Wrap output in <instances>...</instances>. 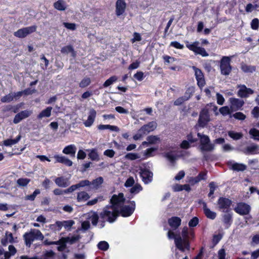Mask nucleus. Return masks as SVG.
Returning <instances> with one entry per match:
<instances>
[{
  "mask_svg": "<svg viewBox=\"0 0 259 259\" xmlns=\"http://www.w3.org/2000/svg\"><path fill=\"white\" fill-rule=\"evenodd\" d=\"M195 89L193 87H189L186 90L184 96H183L187 100H189L193 94L194 93Z\"/></svg>",
  "mask_w": 259,
  "mask_h": 259,
  "instance_id": "obj_46",
  "label": "nucleus"
},
{
  "mask_svg": "<svg viewBox=\"0 0 259 259\" xmlns=\"http://www.w3.org/2000/svg\"><path fill=\"white\" fill-rule=\"evenodd\" d=\"M250 206L245 203H239L235 208V210L241 215L247 214L250 211Z\"/></svg>",
  "mask_w": 259,
  "mask_h": 259,
  "instance_id": "obj_15",
  "label": "nucleus"
},
{
  "mask_svg": "<svg viewBox=\"0 0 259 259\" xmlns=\"http://www.w3.org/2000/svg\"><path fill=\"white\" fill-rule=\"evenodd\" d=\"M218 107L215 104L211 103L207 104L202 111L201 113H217Z\"/></svg>",
  "mask_w": 259,
  "mask_h": 259,
  "instance_id": "obj_24",
  "label": "nucleus"
},
{
  "mask_svg": "<svg viewBox=\"0 0 259 259\" xmlns=\"http://www.w3.org/2000/svg\"><path fill=\"white\" fill-rule=\"evenodd\" d=\"M249 133L254 140H259V131L252 128L249 131Z\"/></svg>",
  "mask_w": 259,
  "mask_h": 259,
  "instance_id": "obj_51",
  "label": "nucleus"
},
{
  "mask_svg": "<svg viewBox=\"0 0 259 259\" xmlns=\"http://www.w3.org/2000/svg\"><path fill=\"white\" fill-rule=\"evenodd\" d=\"M63 24L64 26L68 29L71 30H74L76 29V24L75 23L64 22Z\"/></svg>",
  "mask_w": 259,
  "mask_h": 259,
  "instance_id": "obj_60",
  "label": "nucleus"
},
{
  "mask_svg": "<svg viewBox=\"0 0 259 259\" xmlns=\"http://www.w3.org/2000/svg\"><path fill=\"white\" fill-rule=\"evenodd\" d=\"M98 247L99 249L105 251L108 249L109 244L106 241H102L98 244Z\"/></svg>",
  "mask_w": 259,
  "mask_h": 259,
  "instance_id": "obj_50",
  "label": "nucleus"
},
{
  "mask_svg": "<svg viewBox=\"0 0 259 259\" xmlns=\"http://www.w3.org/2000/svg\"><path fill=\"white\" fill-rule=\"evenodd\" d=\"M78 189L81 187H84L86 186H91V183L89 180H84L80 181L78 183L76 184Z\"/></svg>",
  "mask_w": 259,
  "mask_h": 259,
  "instance_id": "obj_54",
  "label": "nucleus"
},
{
  "mask_svg": "<svg viewBox=\"0 0 259 259\" xmlns=\"http://www.w3.org/2000/svg\"><path fill=\"white\" fill-rule=\"evenodd\" d=\"M209 114H200L199 119V124L200 126L203 127L209 121Z\"/></svg>",
  "mask_w": 259,
  "mask_h": 259,
  "instance_id": "obj_32",
  "label": "nucleus"
},
{
  "mask_svg": "<svg viewBox=\"0 0 259 259\" xmlns=\"http://www.w3.org/2000/svg\"><path fill=\"white\" fill-rule=\"evenodd\" d=\"M124 200V198L123 203L121 205V207H119V214L120 213L123 217H127L130 216L134 212L135 204L133 201L128 205H123Z\"/></svg>",
  "mask_w": 259,
  "mask_h": 259,
  "instance_id": "obj_7",
  "label": "nucleus"
},
{
  "mask_svg": "<svg viewBox=\"0 0 259 259\" xmlns=\"http://www.w3.org/2000/svg\"><path fill=\"white\" fill-rule=\"evenodd\" d=\"M164 157L170 162L172 166L175 165L176 161L178 158V155L174 151H169L165 153Z\"/></svg>",
  "mask_w": 259,
  "mask_h": 259,
  "instance_id": "obj_21",
  "label": "nucleus"
},
{
  "mask_svg": "<svg viewBox=\"0 0 259 259\" xmlns=\"http://www.w3.org/2000/svg\"><path fill=\"white\" fill-rule=\"evenodd\" d=\"M123 194L119 193L118 195H114L111 200V205L106 206L100 213V218L103 221H107L112 223L115 221L119 215V207L123 203Z\"/></svg>",
  "mask_w": 259,
  "mask_h": 259,
  "instance_id": "obj_1",
  "label": "nucleus"
},
{
  "mask_svg": "<svg viewBox=\"0 0 259 259\" xmlns=\"http://www.w3.org/2000/svg\"><path fill=\"white\" fill-rule=\"evenodd\" d=\"M135 184V180L133 177H129L126 181L124 184V186L125 187H130L134 185Z\"/></svg>",
  "mask_w": 259,
  "mask_h": 259,
  "instance_id": "obj_61",
  "label": "nucleus"
},
{
  "mask_svg": "<svg viewBox=\"0 0 259 259\" xmlns=\"http://www.w3.org/2000/svg\"><path fill=\"white\" fill-rule=\"evenodd\" d=\"M200 138V148L202 151H211L214 149V144L210 143V139L207 136L197 134Z\"/></svg>",
  "mask_w": 259,
  "mask_h": 259,
  "instance_id": "obj_5",
  "label": "nucleus"
},
{
  "mask_svg": "<svg viewBox=\"0 0 259 259\" xmlns=\"http://www.w3.org/2000/svg\"><path fill=\"white\" fill-rule=\"evenodd\" d=\"M242 70L245 73H252L255 71L256 68L254 66L248 65L245 64H242L241 66Z\"/></svg>",
  "mask_w": 259,
  "mask_h": 259,
  "instance_id": "obj_35",
  "label": "nucleus"
},
{
  "mask_svg": "<svg viewBox=\"0 0 259 259\" xmlns=\"http://www.w3.org/2000/svg\"><path fill=\"white\" fill-rule=\"evenodd\" d=\"M233 56H223L220 61V70L221 74L224 75H228L232 70L230 65L231 58Z\"/></svg>",
  "mask_w": 259,
  "mask_h": 259,
  "instance_id": "obj_6",
  "label": "nucleus"
},
{
  "mask_svg": "<svg viewBox=\"0 0 259 259\" xmlns=\"http://www.w3.org/2000/svg\"><path fill=\"white\" fill-rule=\"evenodd\" d=\"M54 158L56 159V162L61 163L68 166H71L72 165V161L65 156L55 155Z\"/></svg>",
  "mask_w": 259,
  "mask_h": 259,
  "instance_id": "obj_17",
  "label": "nucleus"
},
{
  "mask_svg": "<svg viewBox=\"0 0 259 259\" xmlns=\"http://www.w3.org/2000/svg\"><path fill=\"white\" fill-rule=\"evenodd\" d=\"M88 151H90V153L88 155L90 158H91L92 160L98 161L99 160V155L97 151L95 149H91Z\"/></svg>",
  "mask_w": 259,
  "mask_h": 259,
  "instance_id": "obj_40",
  "label": "nucleus"
},
{
  "mask_svg": "<svg viewBox=\"0 0 259 259\" xmlns=\"http://www.w3.org/2000/svg\"><path fill=\"white\" fill-rule=\"evenodd\" d=\"M126 7V4L124 0H117L115 6L116 16H120L122 15L125 12Z\"/></svg>",
  "mask_w": 259,
  "mask_h": 259,
  "instance_id": "obj_14",
  "label": "nucleus"
},
{
  "mask_svg": "<svg viewBox=\"0 0 259 259\" xmlns=\"http://www.w3.org/2000/svg\"><path fill=\"white\" fill-rule=\"evenodd\" d=\"M231 203L232 201L228 198L220 197L218 201V208L223 212H228Z\"/></svg>",
  "mask_w": 259,
  "mask_h": 259,
  "instance_id": "obj_9",
  "label": "nucleus"
},
{
  "mask_svg": "<svg viewBox=\"0 0 259 259\" xmlns=\"http://www.w3.org/2000/svg\"><path fill=\"white\" fill-rule=\"evenodd\" d=\"M98 129H99L100 130H104L108 129L112 131L117 132L119 131V128L117 126H113V125H110L100 124L98 126Z\"/></svg>",
  "mask_w": 259,
  "mask_h": 259,
  "instance_id": "obj_39",
  "label": "nucleus"
},
{
  "mask_svg": "<svg viewBox=\"0 0 259 259\" xmlns=\"http://www.w3.org/2000/svg\"><path fill=\"white\" fill-rule=\"evenodd\" d=\"M228 165L231 169L236 171H244L246 169V166L245 164L234 161L228 162Z\"/></svg>",
  "mask_w": 259,
  "mask_h": 259,
  "instance_id": "obj_18",
  "label": "nucleus"
},
{
  "mask_svg": "<svg viewBox=\"0 0 259 259\" xmlns=\"http://www.w3.org/2000/svg\"><path fill=\"white\" fill-rule=\"evenodd\" d=\"M56 184L59 187L65 188L70 185L69 179L63 177H58L55 180Z\"/></svg>",
  "mask_w": 259,
  "mask_h": 259,
  "instance_id": "obj_20",
  "label": "nucleus"
},
{
  "mask_svg": "<svg viewBox=\"0 0 259 259\" xmlns=\"http://www.w3.org/2000/svg\"><path fill=\"white\" fill-rule=\"evenodd\" d=\"M168 224L174 229L178 228L181 225V220L177 217H174L168 220Z\"/></svg>",
  "mask_w": 259,
  "mask_h": 259,
  "instance_id": "obj_23",
  "label": "nucleus"
},
{
  "mask_svg": "<svg viewBox=\"0 0 259 259\" xmlns=\"http://www.w3.org/2000/svg\"><path fill=\"white\" fill-rule=\"evenodd\" d=\"M142 190V186L140 184H136L131 188L130 192L132 194H137Z\"/></svg>",
  "mask_w": 259,
  "mask_h": 259,
  "instance_id": "obj_47",
  "label": "nucleus"
},
{
  "mask_svg": "<svg viewBox=\"0 0 259 259\" xmlns=\"http://www.w3.org/2000/svg\"><path fill=\"white\" fill-rule=\"evenodd\" d=\"M186 47L190 51H192L195 55H199L202 57H207L208 54L204 48L199 46V42L195 41L192 43H190L188 41L186 42Z\"/></svg>",
  "mask_w": 259,
  "mask_h": 259,
  "instance_id": "obj_4",
  "label": "nucleus"
},
{
  "mask_svg": "<svg viewBox=\"0 0 259 259\" xmlns=\"http://www.w3.org/2000/svg\"><path fill=\"white\" fill-rule=\"evenodd\" d=\"M90 198L89 194L85 191L79 192L77 195V200L79 202H85Z\"/></svg>",
  "mask_w": 259,
  "mask_h": 259,
  "instance_id": "obj_27",
  "label": "nucleus"
},
{
  "mask_svg": "<svg viewBox=\"0 0 259 259\" xmlns=\"http://www.w3.org/2000/svg\"><path fill=\"white\" fill-rule=\"evenodd\" d=\"M14 100L13 95L12 93H11L1 99V101L3 103H9Z\"/></svg>",
  "mask_w": 259,
  "mask_h": 259,
  "instance_id": "obj_49",
  "label": "nucleus"
},
{
  "mask_svg": "<svg viewBox=\"0 0 259 259\" xmlns=\"http://www.w3.org/2000/svg\"><path fill=\"white\" fill-rule=\"evenodd\" d=\"M5 235L6 236V239L8 240L9 243H13L17 242V238L16 237H14L11 232L7 231L5 233Z\"/></svg>",
  "mask_w": 259,
  "mask_h": 259,
  "instance_id": "obj_41",
  "label": "nucleus"
},
{
  "mask_svg": "<svg viewBox=\"0 0 259 259\" xmlns=\"http://www.w3.org/2000/svg\"><path fill=\"white\" fill-rule=\"evenodd\" d=\"M258 147L256 145H252L246 147L245 153L246 154H254L256 153Z\"/></svg>",
  "mask_w": 259,
  "mask_h": 259,
  "instance_id": "obj_38",
  "label": "nucleus"
},
{
  "mask_svg": "<svg viewBox=\"0 0 259 259\" xmlns=\"http://www.w3.org/2000/svg\"><path fill=\"white\" fill-rule=\"evenodd\" d=\"M85 219L88 220V221H91L93 225L96 226L98 223V221L99 220V215L95 211H90L86 214H85Z\"/></svg>",
  "mask_w": 259,
  "mask_h": 259,
  "instance_id": "obj_16",
  "label": "nucleus"
},
{
  "mask_svg": "<svg viewBox=\"0 0 259 259\" xmlns=\"http://www.w3.org/2000/svg\"><path fill=\"white\" fill-rule=\"evenodd\" d=\"M223 222L226 224H230L232 222V215L229 213L225 214L223 215Z\"/></svg>",
  "mask_w": 259,
  "mask_h": 259,
  "instance_id": "obj_57",
  "label": "nucleus"
},
{
  "mask_svg": "<svg viewBox=\"0 0 259 259\" xmlns=\"http://www.w3.org/2000/svg\"><path fill=\"white\" fill-rule=\"evenodd\" d=\"M147 135V132L145 131V130L142 126L137 132V133L134 136L133 139L135 140H138L141 139L144 136Z\"/></svg>",
  "mask_w": 259,
  "mask_h": 259,
  "instance_id": "obj_36",
  "label": "nucleus"
},
{
  "mask_svg": "<svg viewBox=\"0 0 259 259\" xmlns=\"http://www.w3.org/2000/svg\"><path fill=\"white\" fill-rule=\"evenodd\" d=\"M192 69L195 73L197 85L200 88H203L205 84V80L203 72L200 69L196 67L195 66H192Z\"/></svg>",
  "mask_w": 259,
  "mask_h": 259,
  "instance_id": "obj_10",
  "label": "nucleus"
},
{
  "mask_svg": "<svg viewBox=\"0 0 259 259\" xmlns=\"http://www.w3.org/2000/svg\"><path fill=\"white\" fill-rule=\"evenodd\" d=\"M216 97L217 103L219 105H222L225 102V99L223 96L219 93H217Z\"/></svg>",
  "mask_w": 259,
  "mask_h": 259,
  "instance_id": "obj_62",
  "label": "nucleus"
},
{
  "mask_svg": "<svg viewBox=\"0 0 259 259\" xmlns=\"http://www.w3.org/2000/svg\"><path fill=\"white\" fill-rule=\"evenodd\" d=\"M142 40V37L140 33L138 32H134L133 34V38L131 39V41L134 43L136 41H139Z\"/></svg>",
  "mask_w": 259,
  "mask_h": 259,
  "instance_id": "obj_59",
  "label": "nucleus"
},
{
  "mask_svg": "<svg viewBox=\"0 0 259 259\" xmlns=\"http://www.w3.org/2000/svg\"><path fill=\"white\" fill-rule=\"evenodd\" d=\"M54 255V253L53 251H47L44 253L42 258H39L37 257H28L27 256H22L21 259H52Z\"/></svg>",
  "mask_w": 259,
  "mask_h": 259,
  "instance_id": "obj_26",
  "label": "nucleus"
},
{
  "mask_svg": "<svg viewBox=\"0 0 259 259\" xmlns=\"http://www.w3.org/2000/svg\"><path fill=\"white\" fill-rule=\"evenodd\" d=\"M125 158L126 159L134 160L136 159H139L141 156L139 154L136 153H129L126 154L124 156Z\"/></svg>",
  "mask_w": 259,
  "mask_h": 259,
  "instance_id": "obj_42",
  "label": "nucleus"
},
{
  "mask_svg": "<svg viewBox=\"0 0 259 259\" xmlns=\"http://www.w3.org/2000/svg\"><path fill=\"white\" fill-rule=\"evenodd\" d=\"M79 239V236H73L63 238V240H64V241L66 242V243L68 242L70 244H73L77 240H78Z\"/></svg>",
  "mask_w": 259,
  "mask_h": 259,
  "instance_id": "obj_48",
  "label": "nucleus"
},
{
  "mask_svg": "<svg viewBox=\"0 0 259 259\" xmlns=\"http://www.w3.org/2000/svg\"><path fill=\"white\" fill-rule=\"evenodd\" d=\"M259 26V20L257 18H254L251 22V27L253 30H257Z\"/></svg>",
  "mask_w": 259,
  "mask_h": 259,
  "instance_id": "obj_58",
  "label": "nucleus"
},
{
  "mask_svg": "<svg viewBox=\"0 0 259 259\" xmlns=\"http://www.w3.org/2000/svg\"><path fill=\"white\" fill-rule=\"evenodd\" d=\"M94 114H90L87 116V118L85 116L83 117L84 124L85 126H90L94 122L95 120Z\"/></svg>",
  "mask_w": 259,
  "mask_h": 259,
  "instance_id": "obj_34",
  "label": "nucleus"
},
{
  "mask_svg": "<svg viewBox=\"0 0 259 259\" xmlns=\"http://www.w3.org/2000/svg\"><path fill=\"white\" fill-rule=\"evenodd\" d=\"M237 88L239 89L237 95L241 98H247L254 93L252 89L247 88L245 85H238Z\"/></svg>",
  "mask_w": 259,
  "mask_h": 259,
  "instance_id": "obj_12",
  "label": "nucleus"
},
{
  "mask_svg": "<svg viewBox=\"0 0 259 259\" xmlns=\"http://www.w3.org/2000/svg\"><path fill=\"white\" fill-rule=\"evenodd\" d=\"M9 251L4 252L5 259H9L12 256L14 255L17 252V249L12 245H10L8 247Z\"/></svg>",
  "mask_w": 259,
  "mask_h": 259,
  "instance_id": "obj_30",
  "label": "nucleus"
},
{
  "mask_svg": "<svg viewBox=\"0 0 259 259\" xmlns=\"http://www.w3.org/2000/svg\"><path fill=\"white\" fill-rule=\"evenodd\" d=\"M228 135L233 139L237 140L242 137V134L240 133H236L234 131H229Z\"/></svg>",
  "mask_w": 259,
  "mask_h": 259,
  "instance_id": "obj_44",
  "label": "nucleus"
},
{
  "mask_svg": "<svg viewBox=\"0 0 259 259\" xmlns=\"http://www.w3.org/2000/svg\"><path fill=\"white\" fill-rule=\"evenodd\" d=\"M156 123L153 121L149 122L148 124L143 126L144 130H145V131L147 132V134L150 132L154 131L156 128Z\"/></svg>",
  "mask_w": 259,
  "mask_h": 259,
  "instance_id": "obj_37",
  "label": "nucleus"
},
{
  "mask_svg": "<svg viewBox=\"0 0 259 259\" xmlns=\"http://www.w3.org/2000/svg\"><path fill=\"white\" fill-rule=\"evenodd\" d=\"M74 224V222L72 220L63 221V227L67 230H69Z\"/></svg>",
  "mask_w": 259,
  "mask_h": 259,
  "instance_id": "obj_56",
  "label": "nucleus"
},
{
  "mask_svg": "<svg viewBox=\"0 0 259 259\" xmlns=\"http://www.w3.org/2000/svg\"><path fill=\"white\" fill-rule=\"evenodd\" d=\"M54 7L58 11H63L67 9L66 3L63 0H58L54 3Z\"/></svg>",
  "mask_w": 259,
  "mask_h": 259,
  "instance_id": "obj_25",
  "label": "nucleus"
},
{
  "mask_svg": "<svg viewBox=\"0 0 259 259\" xmlns=\"http://www.w3.org/2000/svg\"><path fill=\"white\" fill-rule=\"evenodd\" d=\"M103 200L102 196H99L97 198H94L87 202V205L89 206L94 205L96 204L98 201H101Z\"/></svg>",
  "mask_w": 259,
  "mask_h": 259,
  "instance_id": "obj_55",
  "label": "nucleus"
},
{
  "mask_svg": "<svg viewBox=\"0 0 259 259\" xmlns=\"http://www.w3.org/2000/svg\"><path fill=\"white\" fill-rule=\"evenodd\" d=\"M117 80V77L116 76H112L110 77L109 79L106 80L105 82L103 84L104 87H108L109 85L113 84L114 82H116Z\"/></svg>",
  "mask_w": 259,
  "mask_h": 259,
  "instance_id": "obj_43",
  "label": "nucleus"
},
{
  "mask_svg": "<svg viewBox=\"0 0 259 259\" xmlns=\"http://www.w3.org/2000/svg\"><path fill=\"white\" fill-rule=\"evenodd\" d=\"M28 117V114H16L14 119V122L15 123H19L22 119Z\"/></svg>",
  "mask_w": 259,
  "mask_h": 259,
  "instance_id": "obj_53",
  "label": "nucleus"
},
{
  "mask_svg": "<svg viewBox=\"0 0 259 259\" xmlns=\"http://www.w3.org/2000/svg\"><path fill=\"white\" fill-rule=\"evenodd\" d=\"M23 237L26 245L29 247L34 240H42L44 236L39 230L31 229L29 232L24 234Z\"/></svg>",
  "mask_w": 259,
  "mask_h": 259,
  "instance_id": "obj_3",
  "label": "nucleus"
},
{
  "mask_svg": "<svg viewBox=\"0 0 259 259\" xmlns=\"http://www.w3.org/2000/svg\"><path fill=\"white\" fill-rule=\"evenodd\" d=\"M160 142V138L156 136H150L147 138V141L142 143L143 145L149 144H155Z\"/></svg>",
  "mask_w": 259,
  "mask_h": 259,
  "instance_id": "obj_28",
  "label": "nucleus"
},
{
  "mask_svg": "<svg viewBox=\"0 0 259 259\" xmlns=\"http://www.w3.org/2000/svg\"><path fill=\"white\" fill-rule=\"evenodd\" d=\"M188 236V229L187 227H184L182 231V236L178 235V236L175 238V244L176 247L183 251L185 249H189V248Z\"/></svg>",
  "mask_w": 259,
  "mask_h": 259,
  "instance_id": "obj_2",
  "label": "nucleus"
},
{
  "mask_svg": "<svg viewBox=\"0 0 259 259\" xmlns=\"http://www.w3.org/2000/svg\"><path fill=\"white\" fill-rule=\"evenodd\" d=\"M140 175L143 181L145 184H148L152 181L153 174L149 170L140 168Z\"/></svg>",
  "mask_w": 259,
  "mask_h": 259,
  "instance_id": "obj_13",
  "label": "nucleus"
},
{
  "mask_svg": "<svg viewBox=\"0 0 259 259\" xmlns=\"http://www.w3.org/2000/svg\"><path fill=\"white\" fill-rule=\"evenodd\" d=\"M21 136L19 135L15 139H7L4 141V144L6 146H11L13 145L17 144L21 139Z\"/></svg>",
  "mask_w": 259,
  "mask_h": 259,
  "instance_id": "obj_33",
  "label": "nucleus"
},
{
  "mask_svg": "<svg viewBox=\"0 0 259 259\" xmlns=\"http://www.w3.org/2000/svg\"><path fill=\"white\" fill-rule=\"evenodd\" d=\"M91 183V185L92 186L90 188L91 189H97L103 183V179L102 177H100L94 180Z\"/></svg>",
  "mask_w": 259,
  "mask_h": 259,
  "instance_id": "obj_29",
  "label": "nucleus"
},
{
  "mask_svg": "<svg viewBox=\"0 0 259 259\" xmlns=\"http://www.w3.org/2000/svg\"><path fill=\"white\" fill-rule=\"evenodd\" d=\"M202 205L203 211L206 217L209 219L214 220L217 217V213L208 208L205 202H203Z\"/></svg>",
  "mask_w": 259,
  "mask_h": 259,
  "instance_id": "obj_19",
  "label": "nucleus"
},
{
  "mask_svg": "<svg viewBox=\"0 0 259 259\" xmlns=\"http://www.w3.org/2000/svg\"><path fill=\"white\" fill-rule=\"evenodd\" d=\"M36 30V26L35 25L24 27L18 30L15 32L14 35L19 38H24L28 34L34 32Z\"/></svg>",
  "mask_w": 259,
  "mask_h": 259,
  "instance_id": "obj_8",
  "label": "nucleus"
},
{
  "mask_svg": "<svg viewBox=\"0 0 259 259\" xmlns=\"http://www.w3.org/2000/svg\"><path fill=\"white\" fill-rule=\"evenodd\" d=\"M170 46L178 49H183L184 48L183 45L176 41L171 42Z\"/></svg>",
  "mask_w": 259,
  "mask_h": 259,
  "instance_id": "obj_63",
  "label": "nucleus"
},
{
  "mask_svg": "<svg viewBox=\"0 0 259 259\" xmlns=\"http://www.w3.org/2000/svg\"><path fill=\"white\" fill-rule=\"evenodd\" d=\"M229 102L230 108L232 111L241 110L244 104L243 100L235 98H230Z\"/></svg>",
  "mask_w": 259,
  "mask_h": 259,
  "instance_id": "obj_11",
  "label": "nucleus"
},
{
  "mask_svg": "<svg viewBox=\"0 0 259 259\" xmlns=\"http://www.w3.org/2000/svg\"><path fill=\"white\" fill-rule=\"evenodd\" d=\"M226 254L224 249H221L218 251V259H226Z\"/></svg>",
  "mask_w": 259,
  "mask_h": 259,
  "instance_id": "obj_64",
  "label": "nucleus"
},
{
  "mask_svg": "<svg viewBox=\"0 0 259 259\" xmlns=\"http://www.w3.org/2000/svg\"><path fill=\"white\" fill-rule=\"evenodd\" d=\"M30 182V180L27 178H20L17 180V184L22 187L26 186Z\"/></svg>",
  "mask_w": 259,
  "mask_h": 259,
  "instance_id": "obj_45",
  "label": "nucleus"
},
{
  "mask_svg": "<svg viewBox=\"0 0 259 259\" xmlns=\"http://www.w3.org/2000/svg\"><path fill=\"white\" fill-rule=\"evenodd\" d=\"M76 151V147L74 145L71 144L66 146L63 150L62 152L65 154L70 155L74 157Z\"/></svg>",
  "mask_w": 259,
  "mask_h": 259,
  "instance_id": "obj_22",
  "label": "nucleus"
},
{
  "mask_svg": "<svg viewBox=\"0 0 259 259\" xmlns=\"http://www.w3.org/2000/svg\"><path fill=\"white\" fill-rule=\"evenodd\" d=\"M91 83V79L89 77H84L80 82L79 87L84 88L87 87Z\"/></svg>",
  "mask_w": 259,
  "mask_h": 259,
  "instance_id": "obj_52",
  "label": "nucleus"
},
{
  "mask_svg": "<svg viewBox=\"0 0 259 259\" xmlns=\"http://www.w3.org/2000/svg\"><path fill=\"white\" fill-rule=\"evenodd\" d=\"M61 52L64 54H68L71 53L72 57H75L76 56V52L74 50L72 46L70 45L63 47L61 50Z\"/></svg>",
  "mask_w": 259,
  "mask_h": 259,
  "instance_id": "obj_31",
  "label": "nucleus"
}]
</instances>
